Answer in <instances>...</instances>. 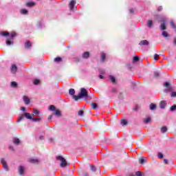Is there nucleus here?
<instances>
[{
    "label": "nucleus",
    "instance_id": "f257e3e1",
    "mask_svg": "<svg viewBox=\"0 0 176 176\" xmlns=\"http://www.w3.org/2000/svg\"><path fill=\"white\" fill-rule=\"evenodd\" d=\"M69 94L70 96H72L74 101H78V100H80V98H84L85 101H87V100H91V96H89L87 90L85 88L80 89V93L78 96L75 95V89H70L69 90Z\"/></svg>",
    "mask_w": 176,
    "mask_h": 176
},
{
    "label": "nucleus",
    "instance_id": "f03ea898",
    "mask_svg": "<svg viewBox=\"0 0 176 176\" xmlns=\"http://www.w3.org/2000/svg\"><path fill=\"white\" fill-rule=\"evenodd\" d=\"M17 36V34L14 32H11L9 38H7L6 41V45L8 46H10V45H13V41H12V39H14V37Z\"/></svg>",
    "mask_w": 176,
    "mask_h": 176
},
{
    "label": "nucleus",
    "instance_id": "7ed1b4c3",
    "mask_svg": "<svg viewBox=\"0 0 176 176\" xmlns=\"http://www.w3.org/2000/svg\"><path fill=\"white\" fill-rule=\"evenodd\" d=\"M56 160H60V167H62L63 168L67 167V166H69V164H68V162H67V160H65V158L63 157V156L56 157Z\"/></svg>",
    "mask_w": 176,
    "mask_h": 176
},
{
    "label": "nucleus",
    "instance_id": "20e7f679",
    "mask_svg": "<svg viewBox=\"0 0 176 176\" xmlns=\"http://www.w3.org/2000/svg\"><path fill=\"white\" fill-rule=\"evenodd\" d=\"M24 118H26V119H30V120L32 119V116L30 113H25L24 114H21L19 116V119L17 120V122H21Z\"/></svg>",
    "mask_w": 176,
    "mask_h": 176
},
{
    "label": "nucleus",
    "instance_id": "39448f33",
    "mask_svg": "<svg viewBox=\"0 0 176 176\" xmlns=\"http://www.w3.org/2000/svg\"><path fill=\"white\" fill-rule=\"evenodd\" d=\"M18 173L19 175L24 176L25 175V166L21 165L18 167Z\"/></svg>",
    "mask_w": 176,
    "mask_h": 176
},
{
    "label": "nucleus",
    "instance_id": "423d86ee",
    "mask_svg": "<svg viewBox=\"0 0 176 176\" xmlns=\"http://www.w3.org/2000/svg\"><path fill=\"white\" fill-rule=\"evenodd\" d=\"M1 163L3 164V168H5L6 171H9V167L8 166V164H6L5 158H1Z\"/></svg>",
    "mask_w": 176,
    "mask_h": 176
},
{
    "label": "nucleus",
    "instance_id": "0eeeda50",
    "mask_svg": "<svg viewBox=\"0 0 176 176\" xmlns=\"http://www.w3.org/2000/svg\"><path fill=\"white\" fill-rule=\"evenodd\" d=\"M164 87H167V89L164 90L165 93H168V91H171V87H170V83L169 82H166L164 84Z\"/></svg>",
    "mask_w": 176,
    "mask_h": 176
},
{
    "label": "nucleus",
    "instance_id": "6e6552de",
    "mask_svg": "<svg viewBox=\"0 0 176 176\" xmlns=\"http://www.w3.org/2000/svg\"><path fill=\"white\" fill-rule=\"evenodd\" d=\"M76 3V1H75V0H72L70 1V3H69L70 10H74V8H75V4Z\"/></svg>",
    "mask_w": 176,
    "mask_h": 176
},
{
    "label": "nucleus",
    "instance_id": "1a4fd4ad",
    "mask_svg": "<svg viewBox=\"0 0 176 176\" xmlns=\"http://www.w3.org/2000/svg\"><path fill=\"white\" fill-rule=\"evenodd\" d=\"M28 162L30 163H32V164H38V163H39V160L35 158H30L28 160Z\"/></svg>",
    "mask_w": 176,
    "mask_h": 176
},
{
    "label": "nucleus",
    "instance_id": "9d476101",
    "mask_svg": "<svg viewBox=\"0 0 176 176\" xmlns=\"http://www.w3.org/2000/svg\"><path fill=\"white\" fill-rule=\"evenodd\" d=\"M139 45L140 46H148V45H149V41L147 40H143L139 43Z\"/></svg>",
    "mask_w": 176,
    "mask_h": 176
},
{
    "label": "nucleus",
    "instance_id": "9b49d317",
    "mask_svg": "<svg viewBox=\"0 0 176 176\" xmlns=\"http://www.w3.org/2000/svg\"><path fill=\"white\" fill-rule=\"evenodd\" d=\"M166 105H167V102H166L165 100L161 101L160 104L161 109H164L166 108Z\"/></svg>",
    "mask_w": 176,
    "mask_h": 176
},
{
    "label": "nucleus",
    "instance_id": "f8f14e48",
    "mask_svg": "<svg viewBox=\"0 0 176 176\" xmlns=\"http://www.w3.org/2000/svg\"><path fill=\"white\" fill-rule=\"evenodd\" d=\"M162 23L161 24L160 28L163 31V30H166V19H162Z\"/></svg>",
    "mask_w": 176,
    "mask_h": 176
},
{
    "label": "nucleus",
    "instance_id": "ddd939ff",
    "mask_svg": "<svg viewBox=\"0 0 176 176\" xmlns=\"http://www.w3.org/2000/svg\"><path fill=\"white\" fill-rule=\"evenodd\" d=\"M11 72H12V74H16V72H17V66H16V65H12Z\"/></svg>",
    "mask_w": 176,
    "mask_h": 176
},
{
    "label": "nucleus",
    "instance_id": "4468645a",
    "mask_svg": "<svg viewBox=\"0 0 176 176\" xmlns=\"http://www.w3.org/2000/svg\"><path fill=\"white\" fill-rule=\"evenodd\" d=\"M12 142H13V144H14V145H19L20 144V139H19L17 138H14L12 140Z\"/></svg>",
    "mask_w": 176,
    "mask_h": 176
},
{
    "label": "nucleus",
    "instance_id": "2eb2a0df",
    "mask_svg": "<svg viewBox=\"0 0 176 176\" xmlns=\"http://www.w3.org/2000/svg\"><path fill=\"white\" fill-rule=\"evenodd\" d=\"M23 101L26 105H28V104H30V100L28 96H23Z\"/></svg>",
    "mask_w": 176,
    "mask_h": 176
},
{
    "label": "nucleus",
    "instance_id": "dca6fc26",
    "mask_svg": "<svg viewBox=\"0 0 176 176\" xmlns=\"http://www.w3.org/2000/svg\"><path fill=\"white\" fill-rule=\"evenodd\" d=\"M26 6H28V8H32V6H35V2L34 1L28 2L26 3Z\"/></svg>",
    "mask_w": 176,
    "mask_h": 176
},
{
    "label": "nucleus",
    "instance_id": "f3484780",
    "mask_svg": "<svg viewBox=\"0 0 176 176\" xmlns=\"http://www.w3.org/2000/svg\"><path fill=\"white\" fill-rule=\"evenodd\" d=\"M89 56H90V53H89V52H85L82 54L83 58H89Z\"/></svg>",
    "mask_w": 176,
    "mask_h": 176
},
{
    "label": "nucleus",
    "instance_id": "a211bd4d",
    "mask_svg": "<svg viewBox=\"0 0 176 176\" xmlns=\"http://www.w3.org/2000/svg\"><path fill=\"white\" fill-rule=\"evenodd\" d=\"M31 46H32V45L31 44V42L30 41H27L25 43V47L26 49H30V47H31Z\"/></svg>",
    "mask_w": 176,
    "mask_h": 176
},
{
    "label": "nucleus",
    "instance_id": "6ab92c4d",
    "mask_svg": "<svg viewBox=\"0 0 176 176\" xmlns=\"http://www.w3.org/2000/svg\"><path fill=\"white\" fill-rule=\"evenodd\" d=\"M0 35L1 36H9V32H1L0 33Z\"/></svg>",
    "mask_w": 176,
    "mask_h": 176
},
{
    "label": "nucleus",
    "instance_id": "aec40b11",
    "mask_svg": "<svg viewBox=\"0 0 176 176\" xmlns=\"http://www.w3.org/2000/svg\"><path fill=\"white\" fill-rule=\"evenodd\" d=\"M170 27L174 30V31H176V25L174 23V21H170Z\"/></svg>",
    "mask_w": 176,
    "mask_h": 176
},
{
    "label": "nucleus",
    "instance_id": "412c9836",
    "mask_svg": "<svg viewBox=\"0 0 176 176\" xmlns=\"http://www.w3.org/2000/svg\"><path fill=\"white\" fill-rule=\"evenodd\" d=\"M91 107L93 109H98V106L97 105L96 103H91Z\"/></svg>",
    "mask_w": 176,
    "mask_h": 176
},
{
    "label": "nucleus",
    "instance_id": "4be33fe9",
    "mask_svg": "<svg viewBox=\"0 0 176 176\" xmlns=\"http://www.w3.org/2000/svg\"><path fill=\"white\" fill-rule=\"evenodd\" d=\"M32 122H41V118H32Z\"/></svg>",
    "mask_w": 176,
    "mask_h": 176
},
{
    "label": "nucleus",
    "instance_id": "5701e85b",
    "mask_svg": "<svg viewBox=\"0 0 176 176\" xmlns=\"http://www.w3.org/2000/svg\"><path fill=\"white\" fill-rule=\"evenodd\" d=\"M109 79L112 82V83H116V79L113 76H109Z\"/></svg>",
    "mask_w": 176,
    "mask_h": 176
},
{
    "label": "nucleus",
    "instance_id": "b1692460",
    "mask_svg": "<svg viewBox=\"0 0 176 176\" xmlns=\"http://www.w3.org/2000/svg\"><path fill=\"white\" fill-rule=\"evenodd\" d=\"M150 109H151V111H155V109H156V104H150Z\"/></svg>",
    "mask_w": 176,
    "mask_h": 176
},
{
    "label": "nucleus",
    "instance_id": "393cba45",
    "mask_svg": "<svg viewBox=\"0 0 176 176\" xmlns=\"http://www.w3.org/2000/svg\"><path fill=\"white\" fill-rule=\"evenodd\" d=\"M54 115H55L56 116H61V112L60 111V110H56L54 113Z\"/></svg>",
    "mask_w": 176,
    "mask_h": 176
},
{
    "label": "nucleus",
    "instance_id": "a878e982",
    "mask_svg": "<svg viewBox=\"0 0 176 176\" xmlns=\"http://www.w3.org/2000/svg\"><path fill=\"white\" fill-rule=\"evenodd\" d=\"M21 14H28V10L26 9H22L21 10Z\"/></svg>",
    "mask_w": 176,
    "mask_h": 176
},
{
    "label": "nucleus",
    "instance_id": "bb28decb",
    "mask_svg": "<svg viewBox=\"0 0 176 176\" xmlns=\"http://www.w3.org/2000/svg\"><path fill=\"white\" fill-rule=\"evenodd\" d=\"M33 113L34 115H36V116H39V114H40L39 110L34 109H33Z\"/></svg>",
    "mask_w": 176,
    "mask_h": 176
},
{
    "label": "nucleus",
    "instance_id": "cd10ccee",
    "mask_svg": "<svg viewBox=\"0 0 176 176\" xmlns=\"http://www.w3.org/2000/svg\"><path fill=\"white\" fill-rule=\"evenodd\" d=\"M153 25V21H148L147 22V27H148V28H151V27H152V25Z\"/></svg>",
    "mask_w": 176,
    "mask_h": 176
},
{
    "label": "nucleus",
    "instance_id": "c85d7f7f",
    "mask_svg": "<svg viewBox=\"0 0 176 176\" xmlns=\"http://www.w3.org/2000/svg\"><path fill=\"white\" fill-rule=\"evenodd\" d=\"M167 131V126H162L161 128V133H164Z\"/></svg>",
    "mask_w": 176,
    "mask_h": 176
},
{
    "label": "nucleus",
    "instance_id": "c756f323",
    "mask_svg": "<svg viewBox=\"0 0 176 176\" xmlns=\"http://www.w3.org/2000/svg\"><path fill=\"white\" fill-rule=\"evenodd\" d=\"M139 163L140 164H144L145 163V159H144V157H142L140 160H139Z\"/></svg>",
    "mask_w": 176,
    "mask_h": 176
},
{
    "label": "nucleus",
    "instance_id": "7c9ffc66",
    "mask_svg": "<svg viewBox=\"0 0 176 176\" xmlns=\"http://www.w3.org/2000/svg\"><path fill=\"white\" fill-rule=\"evenodd\" d=\"M127 123H128L127 120H122L121 121V124L122 126H126Z\"/></svg>",
    "mask_w": 176,
    "mask_h": 176
},
{
    "label": "nucleus",
    "instance_id": "2f4dec72",
    "mask_svg": "<svg viewBox=\"0 0 176 176\" xmlns=\"http://www.w3.org/2000/svg\"><path fill=\"white\" fill-rule=\"evenodd\" d=\"M106 54H105V53H102V54H101V60L102 61H105V57H106Z\"/></svg>",
    "mask_w": 176,
    "mask_h": 176
},
{
    "label": "nucleus",
    "instance_id": "473e14b6",
    "mask_svg": "<svg viewBox=\"0 0 176 176\" xmlns=\"http://www.w3.org/2000/svg\"><path fill=\"white\" fill-rule=\"evenodd\" d=\"M11 87H17V82L14 81L11 82Z\"/></svg>",
    "mask_w": 176,
    "mask_h": 176
},
{
    "label": "nucleus",
    "instance_id": "72a5a7b5",
    "mask_svg": "<svg viewBox=\"0 0 176 176\" xmlns=\"http://www.w3.org/2000/svg\"><path fill=\"white\" fill-rule=\"evenodd\" d=\"M144 123H146V124L149 123V122H151V118L148 117V118H145V119L144 120Z\"/></svg>",
    "mask_w": 176,
    "mask_h": 176
},
{
    "label": "nucleus",
    "instance_id": "f704fd0d",
    "mask_svg": "<svg viewBox=\"0 0 176 176\" xmlns=\"http://www.w3.org/2000/svg\"><path fill=\"white\" fill-rule=\"evenodd\" d=\"M61 58L60 57H56L54 58V61L55 63H60V61H61Z\"/></svg>",
    "mask_w": 176,
    "mask_h": 176
},
{
    "label": "nucleus",
    "instance_id": "c9c22d12",
    "mask_svg": "<svg viewBox=\"0 0 176 176\" xmlns=\"http://www.w3.org/2000/svg\"><path fill=\"white\" fill-rule=\"evenodd\" d=\"M175 109H176V104H174L172 107H170V111H171L172 112H174Z\"/></svg>",
    "mask_w": 176,
    "mask_h": 176
},
{
    "label": "nucleus",
    "instance_id": "e433bc0d",
    "mask_svg": "<svg viewBox=\"0 0 176 176\" xmlns=\"http://www.w3.org/2000/svg\"><path fill=\"white\" fill-rule=\"evenodd\" d=\"M162 35L164 36V38H167V36H168V34L166 31H164Z\"/></svg>",
    "mask_w": 176,
    "mask_h": 176
},
{
    "label": "nucleus",
    "instance_id": "4c0bfd02",
    "mask_svg": "<svg viewBox=\"0 0 176 176\" xmlns=\"http://www.w3.org/2000/svg\"><path fill=\"white\" fill-rule=\"evenodd\" d=\"M160 76V74H159V72H154L155 78H159Z\"/></svg>",
    "mask_w": 176,
    "mask_h": 176
},
{
    "label": "nucleus",
    "instance_id": "58836bf2",
    "mask_svg": "<svg viewBox=\"0 0 176 176\" xmlns=\"http://www.w3.org/2000/svg\"><path fill=\"white\" fill-rule=\"evenodd\" d=\"M39 83H41V81L39 80H38V79H35L34 80V85H39Z\"/></svg>",
    "mask_w": 176,
    "mask_h": 176
},
{
    "label": "nucleus",
    "instance_id": "ea45409f",
    "mask_svg": "<svg viewBox=\"0 0 176 176\" xmlns=\"http://www.w3.org/2000/svg\"><path fill=\"white\" fill-rule=\"evenodd\" d=\"M49 109L50 111H56V107H54V105H50Z\"/></svg>",
    "mask_w": 176,
    "mask_h": 176
},
{
    "label": "nucleus",
    "instance_id": "a19ab883",
    "mask_svg": "<svg viewBox=\"0 0 176 176\" xmlns=\"http://www.w3.org/2000/svg\"><path fill=\"white\" fill-rule=\"evenodd\" d=\"M140 60V58L138 56H134L133 57V63H137Z\"/></svg>",
    "mask_w": 176,
    "mask_h": 176
},
{
    "label": "nucleus",
    "instance_id": "79ce46f5",
    "mask_svg": "<svg viewBox=\"0 0 176 176\" xmlns=\"http://www.w3.org/2000/svg\"><path fill=\"white\" fill-rule=\"evenodd\" d=\"M154 60H155V61H157V60H159V54H155L154 55Z\"/></svg>",
    "mask_w": 176,
    "mask_h": 176
},
{
    "label": "nucleus",
    "instance_id": "37998d69",
    "mask_svg": "<svg viewBox=\"0 0 176 176\" xmlns=\"http://www.w3.org/2000/svg\"><path fill=\"white\" fill-rule=\"evenodd\" d=\"M83 113H84L83 110H80L78 111V116H83Z\"/></svg>",
    "mask_w": 176,
    "mask_h": 176
},
{
    "label": "nucleus",
    "instance_id": "c03bdc74",
    "mask_svg": "<svg viewBox=\"0 0 176 176\" xmlns=\"http://www.w3.org/2000/svg\"><path fill=\"white\" fill-rule=\"evenodd\" d=\"M91 171L96 172L97 169L96 168V166H91Z\"/></svg>",
    "mask_w": 176,
    "mask_h": 176
},
{
    "label": "nucleus",
    "instance_id": "a18cd8bd",
    "mask_svg": "<svg viewBox=\"0 0 176 176\" xmlns=\"http://www.w3.org/2000/svg\"><path fill=\"white\" fill-rule=\"evenodd\" d=\"M159 159H163V154L162 153H158Z\"/></svg>",
    "mask_w": 176,
    "mask_h": 176
},
{
    "label": "nucleus",
    "instance_id": "49530a36",
    "mask_svg": "<svg viewBox=\"0 0 176 176\" xmlns=\"http://www.w3.org/2000/svg\"><path fill=\"white\" fill-rule=\"evenodd\" d=\"M135 175L136 176H142V173H141V172H140V171H137L135 173Z\"/></svg>",
    "mask_w": 176,
    "mask_h": 176
},
{
    "label": "nucleus",
    "instance_id": "de8ad7c7",
    "mask_svg": "<svg viewBox=\"0 0 176 176\" xmlns=\"http://www.w3.org/2000/svg\"><path fill=\"white\" fill-rule=\"evenodd\" d=\"M162 10H163V7L162 6H159L157 8V11L158 12H162Z\"/></svg>",
    "mask_w": 176,
    "mask_h": 176
},
{
    "label": "nucleus",
    "instance_id": "09e8293b",
    "mask_svg": "<svg viewBox=\"0 0 176 176\" xmlns=\"http://www.w3.org/2000/svg\"><path fill=\"white\" fill-rule=\"evenodd\" d=\"M170 97H173V98L176 97V92H172Z\"/></svg>",
    "mask_w": 176,
    "mask_h": 176
},
{
    "label": "nucleus",
    "instance_id": "8fccbe9b",
    "mask_svg": "<svg viewBox=\"0 0 176 176\" xmlns=\"http://www.w3.org/2000/svg\"><path fill=\"white\" fill-rule=\"evenodd\" d=\"M164 164H168V160L167 159H164Z\"/></svg>",
    "mask_w": 176,
    "mask_h": 176
},
{
    "label": "nucleus",
    "instance_id": "3c124183",
    "mask_svg": "<svg viewBox=\"0 0 176 176\" xmlns=\"http://www.w3.org/2000/svg\"><path fill=\"white\" fill-rule=\"evenodd\" d=\"M52 118H53V116H50L49 117H48V120H52Z\"/></svg>",
    "mask_w": 176,
    "mask_h": 176
},
{
    "label": "nucleus",
    "instance_id": "603ef678",
    "mask_svg": "<svg viewBox=\"0 0 176 176\" xmlns=\"http://www.w3.org/2000/svg\"><path fill=\"white\" fill-rule=\"evenodd\" d=\"M10 151H14V148L12 146H10Z\"/></svg>",
    "mask_w": 176,
    "mask_h": 176
},
{
    "label": "nucleus",
    "instance_id": "864d4df0",
    "mask_svg": "<svg viewBox=\"0 0 176 176\" xmlns=\"http://www.w3.org/2000/svg\"><path fill=\"white\" fill-rule=\"evenodd\" d=\"M129 12L130 13H134V9H130Z\"/></svg>",
    "mask_w": 176,
    "mask_h": 176
},
{
    "label": "nucleus",
    "instance_id": "5fc2aeb1",
    "mask_svg": "<svg viewBox=\"0 0 176 176\" xmlns=\"http://www.w3.org/2000/svg\"><path fill=\"white\" fill-rule=\"evenodd\" d=\"M39 140H45V138L43 135H41L39 137Z\"/></svg>",
    "mask_w": 176,
    "mask_h": 176
},
{
    "label": "nucleus",
    "instance_id": "6e6d98bb",
    "mask_svg": "<svg viewBox=\"0 0 176 176\" xmlns=\"http://www.w3.org/2000/svg\"><path fill=\"white\" fill-rule=\"evenodd\" d=\"M99 78H100V79H104V76L100 75V76H99Z\"/></svg>",
    "mask_w": 176,
    "mask_h": 176
},
{
    "label": "nucleus",
    "instance_id": "4d7b16f0",
    "mask_svg": "<svg viewBox=\"0 0 176 176\" xmlns=\"http://www.w3.org/2000/svg\"><path fill=\"white\" fill-rule=\"evenodd\" d=\"M21 111H23V112L25 111V107H21Z\"/></svg>",
    "mask_w": 176,
    "mask_h": 176
},
{
    "label": "nucleus",
    "instance_id": "13d9d810",
    "mask_svg": "<svg viewBox=\"0 0 176 176\" xmlns=\"http://www.w3.org/2000/svg\"><path fill=\"white\" fill-rule=\"evenodd\" d=\"M173 43H174V45H175V46H176V38H175V39H174V41H173Z\"/></svg>",
    "mask_w": 176,
    "mask_h": 176
},
{
    "label": "nucleus",
    "instance_id": "bf43d9fd",
    "mask_svg": "<svg viewBox=\"0 0 176 176\" xmlns=\"http://www.w3.org/2000/svg\"><path fill=\"white\" fill-rule=\"evenodd\" d=\"M112 91L113 92L116 91V88H113Z\"/></svg>",
    "mask_w": 176,
    "mask_h": 176
},
{
    "label": "nucleus",
    "instance_id": "052dcab7",
    "mask_svg": "<svg viewBox=\"0 0 176 176\" xmlns=\"http://www.w3.org/2000/svg\"><path fill=\"white\" fill-rule=\"evenodd\" d=\"M31 116L32 118V116H35V114L33 113L32 114H31Z\"/></svg>",
    "mask_w": 176,
    "mask_h": 176
},
{
    "label": "nucleus",
    "instance_id": "680f3d73",
    "mask_svg": "<svg viewBox=\"0 0 176 176\" xmlns=\"http://www.w3.org/2000/svg\"><path fill=\"white\" fill-rule=\"evenodd\" d=\"M50 141L51 142H53V139H52V138L50 139Z\"/></svg>",
    "mask_w": 176,
    "mask_h": 176
},
{
    "label": "nucleus",
    "instance_id": "e2e57ef3",
    "mask_svg": "<svg viewBox=\"0 0 176 176\" xmlns=\"http://www.w3.org/2000/svg\"><path fill=\"white\" fill-rule=\"evenodd\" d=\"M104 72H100V74H104Z\"/></svg>",
    "mask_w": 176,
    "mask_h": 176
},
{
    "label": "nucleus",
    "instance_id": "0e129e2a",
    "mask_svg": "<svg viewBox=\"0 0 176 176\" xmlns=\"http://www.w3.org/2000/svg\"><path fill=\"white\" fill-rule=\"evenodd\" d=\"M134 111H137V109H134Z\"/></svg>",
    "mask_w": 176,
    "mask_h": 176
},
{
    "label": "nucleus",
    "instance_id": "69168bd1",
    "mask_svg": "<svg viewBox=\"0 0 176 176\" xmlns=\"http://www.w3.org/2000/svg\"><path fill=\"white\" fill-rule=\"evenodd\" d=\"M85 176H89L87 174H85Z\"/></svg>",
    "mask_w": 176,
    "mask_h": 176
}]
</instances>
